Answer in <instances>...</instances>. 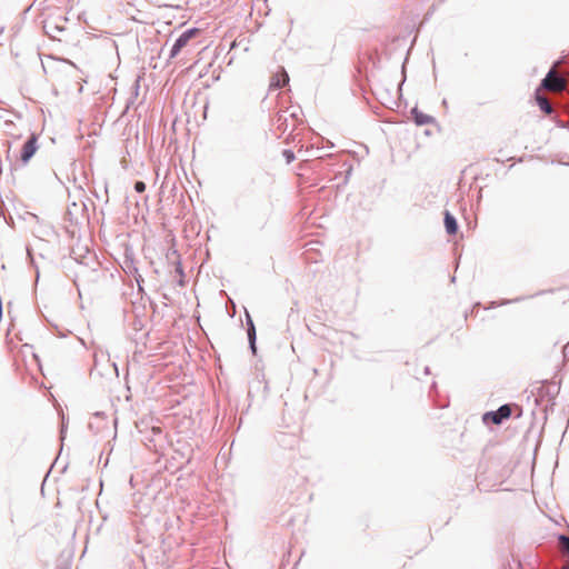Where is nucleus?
<instances>
[{
    "label": "nucleus",
    "instance_id": "f257e3e1",
    "mask_svg": "<svg viewBox=\"0 0 569 569\" xmlns=\"http://www.w3.org/2000/svg\"><path fill=\"white\" fill-rule=\"evenodd\" d=\"M130 292H122V296L126 300L130 302V308H124V316L129 313L130 317H137V318H147L146 311L147 306L150 308H154L153 301L150 299V297L144 292V287H137L134 290V287H128Z\"/></svg>",
    "mask_w": 569,
    "mask_h": 569
},
{
    "label": "nucleus",
    "instance_id": "f03ea898",
    "mask_svg": "<svg viewBox=\"0 0 569 569\" xmlns=\"http://www.w3.org/2000/svg\"><path fill=\"white\" fill-rule=\"evenodd\" d=\"M559 389L560 387L542 385L537 388V393L532 395L535 406L541 407L543 423L547 421L549 412L555 409Z\"/></svg>",
    "mask_w": 569,
    "mask_h": 569
},
{
    "label": "nucleus",
    "instance_id": "7ed1b4c3",
    "mask_svg": "<svg viewBox=\"0 0 569 569\" xmlns=\"http://www.w3.org/2000/svg\"><path fill=\"white\" fill-rule=\"evenodd\" d=\"M126 321L130 329L128 336L131 339V341L134 342L137 346L141 345L146 347L147 340L150 335L149 331H143L147 318L130 317L129 313H127Z\"/></svg>",
    "mask_w": 569,
    "mask_h": 569
},
{
    "label": "nucleus",
    "instance_id": "20e7f679",
    "mask_svg": "<svg viewBox=\"0 0 569 569\" xmlns=\"http://www.w3.org/2000/svg\"><path fill=\"white\" fill-rule=\"evenodd\" d=\"M120 266L127 276L132 277L134 279L137 284H141V282H143V278L139 273V270L137 267V261L134 259V252L131 248H129V247L124 248Z\"/></svg>",
    "mask_w": 569,
    "mask_h": 569
},
{
    "label": "nucleus",
    "instance_id": "39448f33",
    "mask_svg": "<svg viewBox=\"0 0 569 569\" xmlns=\"http://www.w3.org/2000/svg\"><path fill=\"white\" fill-rule=\"evenodd\" d=\"M200 29L196 27L184 30L171 46L169 51V59L176 58L181 52V50L187 47L189 41L200 34Z\"/></svg>",
    "mask_w": 569,
    "mask_h": 569
},
{
    "label": "nucleus",
    "instance_id": "423d86ee",
    "mask_svg": "<svg viewBox=\"0 0 569 569\" xmlns=\"http://www.w3.org/2000/svg\"><path fill=\"white\" fill-rule=\"evenodd\" d=\"M512 416V405L503 403L497 410L487 411L482 416L483 422H492L493 425H501Z\"/></svg>",
    "mask_w": 569,
    "mask_h": 569
},
{
    "label": "nucleus",
    "instance_id": "0eeeda50",
    "mask_svg": "<svg viewBox=\"0 0 569 569\" xmlns=\"http://www.w3.org/2000/svg\"><path fill=\"white\" fill-rule=\"evenodd\" d=\"M540 88L550 91H563L567 88V81L561 76L557 74L552 68L541 80Z\"/></svg>",
    "mask_w": 569,
    "mask_h": 569
},
{
    "label": "nucleus",
    "instance_id": "6e6552de",
    "mask_svg": "<svg viewBox=\"0 0 569 569\" xmlns=\"http://www.w3.org/2000/svg\"><path fill=\"white\" fill-rule=\"evenodd\" d=\"M290 118L295 119L296 113L289 112L287 110L279 112L273 120V124L276 126L277 131H280V133H284L288 129H291V131H293L295 123H292L290 126V123H289Z\"/></svg>",
    "mask_w": 569,
    "mask_h": 569
},
{
    "label": "nucleus",
    "instance_id": "1a4fd4ad",
    "mask_svg": "<svg viewBox=\"0 0 569 569\" xmlns=\"http://www.w3.org/2000/svg\"><path fill=\"white\" fill-rule=\"evenodd\" d=\"M38 138L34 133H32L28 140L24 142L21 149L20 159L22 163H28L29 160L34 156L38 150Z\"/></svg>",
    "mask_w": 569,
    "mask_h": 569
},
{
    "label": "nucleus",
    "instance_id": "9d476101",
    "mask_svg": "<svg viewBox=\"0 0 569 569\" xmlns=\"http://www.w3.org/2000/svg\"><path fill=\"white\" fill-rule=\"evenodd\" d=\"M411 114H412L413 121L417 126H425V124L432 123L435 121L433 117L423 113L417 107L411 109Z\"/></svg>",
    "mask_w": 569,
    "mask_h": 569
},
{
    "label": "nucleus",
    "instance_id": "9b49d317",
    "mask_svg": "<svg viewBox=\"0 0 569 569\" xmlns=\"http://www.w3.org/2000/svg\"><path fill=\"white\" fill-rule=\"evenodd\" d=\"M445 228L448 234H456L458 231V222L457 219L449 212H445Z\"/></svg>",
    "mask_w": 569,
    "mask_h": 569
},
{
    "label": "nucleus",
    "instance_id": "f8f14e48",
    "mask_svg": "<svg viewBox=\"0 0 569 569\" xmlns=\"http://www.w3.org/2000/svg\"><path fill=\"white\" fill-rule=\"evenodd\" d=\"M288 81H289L288 73L283 70L282 74H274L271 78L269 87H270V89H279V88H282L286 83H288Z\"/></svg>",
    "mask_w": 569,
    "mask_h": 569
},
{
    "label": "nucleus",
    "instance_id": "ddd939ff",
    "mask_svg": "<svg viewBox=\"0 0 569 569\" xmlns=\"http://www.w3.org/2000/svg\"><path fill=\"white\" fill-rule=\"evenodd\" d=\"M536 100H537V104L539 106V108L542 112H545L546 114L552 113V111H553L552 106L546 97L537 93Z\"/></svg>",
    "mask_w": 569,
    "mask_h": 569
},
{
    "label": "nucleus",
    "instance_id": "4468645a",
    "mask_svg": "<svg viewBox=\"0 0 569 569\" xmlns=\"http://www.w3.org/2000/svg\"><path fill=\"white\" fill-rule=\"evenodd\" d=\"M248 342H249V349L253 355L257 353V332L256 328H252L251 330L247 331Z\"/></svg>",
    "mask_w": 569,
    "mask_h": 569
},
{
    "label": "nucleus",
    "instance_id": "2eb2a0df",
    "mask_svg": "<svg viewBox=\"0 0 569 569\" xmlns=\"http://www.w3.org/2000/svg\"><path fill=\"white\" fill-rule=\"evenodd\" d=\"M558 541L561 543L562 549L569 556V536L565 533H559L557 536Z\"/></svg>",
    "mask_w": 569,
    "mask_h": 569
},
{
    "label": "nucleus",
    "instance_id": "dca6fc26",
    "mask_svg": "<svg viewBox=\"0 0 569 569\" xmlns=\"http://www.w3.org/2000/svg\"><path fill=\"white\" fill-rule=\"evenodd\" d=\"M520 300H523V298H522V297H520V298H516V299H512V300H500L499 302H497V301H491V302H490V306H489L487 309L496 308V307H498V306L509 305V303H511V302H518V301H520Z\"/></svg>",
    "mask_w": 569,
    "mask_h": 569
},
{
    "label": "nucleus",
    "instance_id": "f3484780",
    "mask_svg": "<svg viewBox=\"0 0 569 569\" xmlns=\"http://www.w3.org/2000/svg\"><path fill=\"white\" fill-rule=\"evenodd\" d=\"M282 156L286 159V162L288 164L291 163L296 159L295 152L290 149H284L282 151Z\"/></svg>",
    "mask_w": 569,
    "mask_h": 569
},
{
    "label": "nucleus",
    "instance_id": "a211bd4d",
    "mask_svg": "<svg viewBox=\"0 0 569 569\" xmlns=\"http://www.w3.org/2000/svg\"><path fill=\"white\" fill-rule=\"evenodd\" d=\"M133 188L136 192L142 193L146 190V183L143 181H136Z\"/></svg>",
    "mask_w": 569,
    "mask_h": 569
},
{
    "label": "nucleus",
    "instance_id": "6ab92c4d",
    "mask_svg": "<svg viewBox=\"0 0 569 569\" xmlns=\"http://www.w3.org/2000/svg\"><path fill=\"white\" fill-rule=\"evenodd\" d=\"M246 325H247V331L251 330L252 328H256L254 322L249 313H247V317H246Z\"/></svg>",
    "mask_w": 569,
    "mask_h": 569
},
{
    "label": "nucleus",
    "instance_id": "aec40b11",
    "mask_svg": "<svg viewBox=\"0 0 569 569\" xmlns=\"http://www.w3.org/2000/svg\"><path fill=\"white\" fill-rule=\"evenodd\" d=\"M56 569H71V563L69 562H61V563H58Z\"/></svg>",
    "mask_w": 569,
    "mask_h": 569
},
{
    "label": "nucleus",
    "instance_id": "412c9836",
    "mask_svg": "<svg viewBox=\"0 0 569 569\" xmlns=\"http://www.w3.org/2000/svg\"><path fill=\"white\" fill-rule=\"evenodd\" d=\"M139 81H140V78H137L136 81H134V84H133L134 96H138V91H139V88H140Z\"/></svg>",
    "mask_w": 569,
    "mask_h": 569
},
{
    "label": "nucleus",
    "instance_id": "4be33fe9",
    "mask_svg": "<svg viewBox=\"0 0 569 569\" xmlns=\"http://www.w3.org/2000/svg\"><path fill=\"white\" fill-rule=\"evenodd\" d=\"M64 433H66V426H64V425H62V426H61V430H60V436H61V439H62V440H63V438H64Z\"/></svg>",
    "mask_w": 569,
    "mask_h": 569
},
{
    "label": "nucleus",
    "instance_id": "5701e85b",
    "mask_svg": "<svg viewBox=\"0 0 569 569\" xmlns=\"http://www.w3.org/2000/svg\"><path fill=\"white\" fill-rule=\"evenodd\" d=\"M229 307H232L233 309L236 308V303L231 299H229V305H226V308Z\"/></svg>",
    "mask_w": 569,
    "mask_h": 569
},
{
    "label": "nucleus",
    "instance_id": "b1692460",
    "mask_svg": "<svg viewBox=\"0 0 569 569\" xmlns=\"http://www.w3.org/2000/svg\"><path fill=\"white\" fill-rule=\"evenodd\" d=\"M229 307H232L233 309L236 308V303L231 299H229V305H226V308Z\"/></svg>",
    "mask_w": 569,
    "mask_h": 569
},
{
    "label": "nucleus",
    "instance_id": "393cba45",
    "mask_svg": "<svg viewBox=\"0 0 569 569\" xmlns=\"http://www.w3.org/2000/svg\"><path fill=\"white\" fill-rule=\"evenodd\" d=\"M229 307H232L233 309L236 308V303L231 299H229V305H226V308Z\"/></svg>",
    "mask_w": 569,
    "mask_h": 569
},
{
    "label": "nucleus",
    "instance_id": "a878e982",
    "mask_svg": "<svg viewBox=\"0 0 569 569\" xmlns=\"http://www.w3.org/2000/svg\"><path fill=\"white\" fill-rule=\"evenodd\" d=\"M76 288H77V292H78V295H79V298H80V299H82V292H81V290H80V287H76Z\"/></svg>",
    "mask_w": 569,
    "mask_h": 569
},
{
    "label": "nucleus",
    "instance_id": "bb28decb",
    "mask_svg": "<svg viewBox=\"0 0 569 569\" xmlns=\"http://www.w3.org/2000/svg\"><path fill=\"white\" fill-rule=\"evenodd\" d=\"M425 375H429L430 373V368L427 366L425 367V370H423Z\"/></svg>",
    "mask_w": 569,
    "mask_h": 569
},
{
    "label": "nucleus",
    "instance_id": "cd10ccee",
    "mask_svg": "<svg viewBox=\"0 0 569 569\" xmlns=\"http://www.w3.org/2000/svg\"><path fill=\"white\" fill-rule=\"evenodd\" d=\"M94 416H97V417H103V416H104V413H103V412H99V411H98V412H96V413H94Z\"/></svg>",
    "mask_w": 569,
    "mask_h": 569
},
{
    "label": "nucleus",
    "instance_id": "c85d7f7f",
    "mask_svg": "<svg viewBox=\"0 0 569 569\" xmlns=\"http://www.w3.org/2000/svg\"><path fill=\"white\" fill-rule=\"evenodd\" d=\"M177 271H179L180 274H182V270H181L180 266L177 267Z\"/></svg>",
    "mask_w": 569,
    "mask_h": 569
},
{
    "label": "nucleus",
    "instance_id": "c756f323",
    "mask_svg": "<svg viewBox=\"0 0 569 569\" xmlns=\"http://www.w3.org/2000/svg\"><path fill=\"white\" fill-rule=\"evenodd\" d=\"M546 291H540L537 295H543ZM548 292H552V290H549Z\"/></svg>",
    "mask_w": 569,
    "mask_h": 569
},
{
    "label": "nucleus",
    "instance_id": "7c9ffc66",
    "mask_svg": "<svg viewBox=\"0 0 569 569\" xmlns=\"http://www.w3.org/2000/svg\"><path fill=\"white\" fill-rule=\"evenodd\" d=\"M179 286H182L183 284V280L180 279L179 282H178Z\"/></svg>",
    "mask_w": 569,
    "mask_h": 569
},
{
    "label": "nucleus",
    "instance_id": "2f4dec72",
    "mask_svg": "<svg viewBox=\"0 0 569 569\" xmlns=\"http://www.w3.org/2000/svg\"><path fill=\"white\" fill-rule=\"evenodd\" d=\"M163 297L169 300L167 292L163 293Z\"/></svg>",
    "mask_w": 569,
    "mask_h": 569
},
{
    "label": "nucleus",
    "instance_id": "473e14b6",
    "mask_svg": "<svg viewBox=\"0 0 569 569\" xmlns=\"http://www.w3.org/2000/svg\"><path fill=\"white\" fill-rule=\"evenodd\" d=\"M522 415V411L520 410L519 413L517 415V418L521 417Z\"/></svg>",
    "mask_w": 569,
    "mask_h": 569
},
{
    "label": "nucleus",
    "instance_id": "72a5a7b5",
    "mask_svg": "<svg viewBox=\"0 0 569 569\" xmlns=\"http://www.w3.org/2000/svg\"><path fill=\"white\" fill-rule=\"evenodd\" d=\"M39 280V272H37V277H36V281L38 282Z\"/></svg>",
    "mask_w": 569,
    "mask_h": 569
},
{
    "label": "nucleus",
    "instance_id": "f704fd0d",
    "mask_svg": "<svg viewBox=\"0 0 569 569\" xmlns=\"http://www.w3.org/2000/svg\"><path fill=\"white\" fill-rule=\"evenodd\" d=\"M563 164H569V162H563Z\"/></svg>",
    "mask_w": 569,
    "mask_h": 569
}]
</instances>
